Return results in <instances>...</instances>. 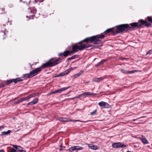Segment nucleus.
I'll use <instances>...</instances> for the list:
<instances>
[{
	"label": "nucleus",
	"mask_w": 152,
	"mask_h": 152,
	"mask_svg": "<svg viewBox=\"0 0 152 152\" xmlns=\"http://www.w3.org/2000/svg\"><path fill=\"white\" fill-rule=\"evenodd\" d=\"M83 41L84 42L88 43V42H93V36L84 39L83 41H80L79 42V43L81 44L82 42Z\"/></svg>",
	"instance_id": "obj_10"
},
{
	"label": "nucleus",
	"mask_w": 152,
	"mask_h": 152,
	"mask_svg": "<svg viewBox=\"0 0 152 152\" xmlns=\"http://www.w3.org/2000/svg\"><path fill=\"white\" fill-rule=\"evenodd\" d=\"M112 146L113 148H118L119 147L123 148L126 147V145L124 144L121 142H118L114 143L112 144Z\"/></svg>",
	"instance_id": "obj_5"
},
{
	"label": "nucleus",
	"mask_w": 152,
	"mask_h": 152,
	"mask_svg": "<svg viewBox=\"0 0 152 152\" xmlns=\"http://www.w3.org/2000/svg\"><path fill=\"white\" fill-rule=\"evenodd\" d=\"M31 1H30V0H29V4H30V2H31Z\"/></svg>",
	"instance_id": "obj_55"
},
{
	"label": "nucleus",
	"mask_w": 152,
	"mask_h": 152,
	"mask_svg": "<svg viewBox=\"0 0 152 152\" xmlns=\"http://www.w3.org/2000/svg\"><path fill=\"white\" fill-rule=\"evenodd\" d=\"M60 151H61L62 150V146L61 145L60 146V148L59 149Z\"/></svg>",
	"instance_id": "obj_50"
},
{
	"label": "nucleus",
	"mask_w": 152,
	"mask_h": 152,
	"mask_svg": "<svg viewBox=\"0 0 152 152\" xmlns=\"http://www.w3.org/2000/svg\"><path fill=\"white\" fill-rule=\"evenodd\" d=\"M52 93L53 94H55L56 93H58L57 90H56L53 92H52Z\"/></svg>",
	"instance_id": "obj_43"
},
{
	"label": "nucleus",
	"mask_w": 152,
	"mask_h": 152,
	"mask_svg": "<svg viewBox=\"0 0 152 152\" xmlns=\"http://www.w3.org/2000/svg\"><path fill=\"white\" fill-rule=\"evenodd\" d=\"M82 97V95L81 94L79 95L78 96H77L76 97V98H80V97Z\"/></svg>",
	"instance_id": "obj_42"
},
{
	"label": "nucleus",
	"mask_w": 152,
	"mask_h": 152,
	"mask_svg": "<svg viewBox=\"0 0 152 152\" xmlns=\"http://www.w3.org/2000/svg\"><path fill=\"white\" fill-rule=\"evenodd\" d=\"M37 95L35 93H34L32 94H30L28 96L29 99L31 98L35 97Z\"/></svg>",
	"instance_id": "obj_29"
},
{
	"label": "nucleus",
	"mask_w": 152,
	"mask_h": 152,
	"mask_svg": "<svg viewBox=\"0 0 152 152\" xmlns=\"http://www.w3.org/2000/svg\"><path fill=\"white\" fill-rule=\"evenodd\" d=\"M85 93L86 96H93L94 95H96L97 94H94L93 93L90 92H85Z\"/></svg>",
	"instance_id": "obj_21"
},
{
	"label": "nucleus",
	"mask_w": 152,
	"mask_h": 152,
	"mask_svg": "<svg viewBox=\"0 0 152 152\" xmlns=\"http://www.w3.org/2000/svg\"><path fill=\"white\" fill-rule=\"evenodd\" d=\"M75 152H78V151H76Z\"/></svg>",
	"instance_id": "obj_61"
},
{
	"label": "nucleus",
	"mask_w": 152,
	"mask_h": 152,
	"mask_svg": "<svg viewBox=\"0 0 152 152\" xmlns=\"http://www.w3.org/2000/svg\"><path fill=\"white\" fill-rule=\"evenodd\" d=\"M75 146L76 150H82L83 148V147L79 146Z\"/></svg>",
	"instance_id": "obj_24"
},
{
	"label": "nucleus",
	"mask_w": 152,
	"mask_h": 152,
	"mask_svg": "<svg viewBox=\"0 0 152 152\" xmlns=\"http://www.w3.org/2000/svg\"><path fill=\"white\" fill-rule=\"evenodd\" d=\"M20 152H26V151L25 150H23L20 151Z\"/></svg>",
	"instance_id": "obj_52"
},
{
	"label": "nucleus",
	"mask_w": 152,
	"mask_h": 152,
	"mask_svg": "<svg viewBox=\"0 0 152 152\" xmlns=\"http://www.w3.org/2000/svg\"><path fill=\"white\" fill-rule=\"evenodd\" d=\"M1 10L2 11H4L5 10V9L4 8H1Z\"/></svg>",
	"instance_id": "obj_53"
},
{
	"label": "nucleus",
	"mask_w": 152,
	"mask_h": 152,
	"mask_svg": "<svg viewBox=\"0 0 152 152\" xmlns=\"http://www.w3.org/2000/svg\"><path fill=\"white\" fill-rule=\"evenodd\" d=\"M37 95L35 93H34L32 94H30L28 96L29 99L31 98L35 97Z\"/></svg>",
	"instance_id": "obj_30"
},
{
	"label": "nucleus",
	"mask_w": 152,
	"mask_h": 152,
	"mask_svg": "<svg viewBox=\"0 0 152 152\" xmlns=\"http://www.w3.org/2000/svg\"><path fill=\"white\" fill-rule=\"evenodd\" d=\"M10 23V22L9 21H8V22L7 23H7Z\"/></svg>",
	"instance_id": "obj_57"
},
{
	"label": "nucleus",
	"mask_w": 152,
	"mask_h": 152,
	"mask_svg": "<svg viewBox=\"0 0 152 152\" xmlns=\"http://www.w3.org/2000/svg\"><path fill=\"white\" fill-rule=\"evenodd\" d=\"M75 67L73 68L71 67L69 69H68L65 71L64 72L60 73L58 75L56 76L57 77H60L61 76H64L65 75L67 74L69 72H70L72 70H73L75 69Z\"/></svg>",
	"instance_id": "obj_7"
},
{
	"label": "nucleus",
	"mask_w": 152,
	"mask_h": 152,
	"mask_svg": "<svg viewBox=\"0 0 152 152\" xmlns=\"http://www.w3.org/2000/svg\"><path fill=\"white\" fill-rule=\"evenodd\" d=\"M136 119H134L133 120V121H136Z\"/></svg>",
	"instance_id": "obj_54"
},
{
	"label": "nucleus",
	"mask_w": 152,
	"mask_h": 152,
	"mask_svg": "<svg viewBox=\"0 0 152 152\" xmlns=\"http://www.w3.org/2000/svg\"><path fill=\"white\" fill-rule=\"evenodd\" d=\"M75 52V51H74V50H72V51L70 52L69 51V54H71V53H73Z\"/></svg>",
	"instance_id": "obj_47"
},
{
	"label": "nucleus",
	"mask_w": 152,
	"mask_h": 152,
	"mask_svg": "<svg viewBox=\"0 0 152 152\" xmlns=\"http://www.w3.org/2000/svg\"><path fill=\"white\" fill-rule=\"evenodd\" d=\"M148 21H152V17H148Z\"/></svg>",
	"instance_id": "obj_35"
},
{
	"label": "nucleus",
	"mask_w": 152,
	"mask_h": 152,
	"mask_svg": "<svg viewBox=\"0 0 152 152\" xmlns=\"http://www.w3.org/2000/svg\"><path fill=\"white\" fill-rule=\"evenodd\" d=\"M12 80L13 82H14L15 83H17L18 82H21L23 81V80L20 77L17 78L16 79H13Z\"/></svg>",
	"instance_id": "obj_16"
},
{
	"label": "nucleus",
	"mask_w": 152,
	"mask_h": 152,
	"mask_svg": "<svg viewBox=\"0 0 152 152\" xmlns=\"http://www.w3.org/2000/svg\"><path fill=\"white\" fill-rule=\"evenodd\" d=\"M151 51H152V50H149L147 52L146 55H147L148 54L151 53Z\"/></svg>",
	"instance_id": "obj_41"
},
{
	"label": "nucleus",
	"mask_w": 152,
	"mask_h": 152,
	"mask_svg": "<svg viewBox=\"0 0 152 152\" xmlns=\"http://www.w3.org/2000/svg\"><path fill=\"white\" fill-rule=\"evenodd\" d=\"M19 103V102L18 101V100L16 102H15V103L16 104H18Z\"/></svg>",
	"instance_id": "obj_49"
},
{
	"label": "nucleus",
	"mask_w": 152,
	"mask_h": 152,
	"mask_svg": "<svg viewBox=\"0 0 152 152\" xmlns=\"http://www.w3.org/2000/svg\"><path fill=\"white\" fill-rule=\"evenodd\" d=\"M139 21L141 24L143 25H145L147 23V21L146 20H140Z\"/></svg>",
	"instance_id": "obj_27"
},
{
	"label": "nucleus",
	"mask_w": 152,
	"mask_h": 152,
	"mask_svg": "<svg viewBox=\"0 0 152 152\" xmlns=\"http://www.w3.org/2000/svg\"><path fill=\"white\" fill-rule=\"evenodd\" d=\"M69 54V51H64L63 53V56L64 57H67Z\"/></svg>",
	"instance_id": "obj_22"
},
{
	"label": "nucleus",
	"mask_w": 152,
	"mask_h": 152,
	"mask_svg": "<svg viewBox=\"0 0 152 152\" xmlns=\"http://www.w3.org/2000/svg\"><path fill=\"white\" fill-rule=\"evenodd\" d=\"M69 151L72 152L76 150L75 148V146H74L68 149Z\"/></svg>",
	"instance_id": "obj_25"
},
{
	"label": "nucleus",
	"mask_w": 152,
	"mask_h": 152,
	"mask_svg": "<svg viewBox=\"0 0 152 152\" xmlns=\"http://www.w3.org/2000/svg\"><path fill=\"white\" fill-rule=\"evenodd\" d=\"M106 61H107V60L106 59H103V60H102L99 63H98L97 64V65L98 66H99V65L102 64L104 62Z\"/></svg>",
	"instance_id": "obj_26"
},
{
	"label": "nucleus",
	"mask_w": 152,
	"mask_h": 152,
	"mask_svg": "<svg viewBox=\"0 0 152 152\" xmlns=\"http://www.w3.org/2000/svg\"><path fill=\"white\" fill-rule=\"evenodd\" d=\"M16 150L13 148H12L9 152H16Z\"/></svg>",
	"instance_id": "obj_36"
},
{
	"label": "nucleus",
	"mask_w": 152,
	"mask_h": 152,
	"mask_svg": "<svg viewBox=\"0 0 152 152\" xmlns=\"http://www.w3.org/2000/svg\"><path fill=\"white\" fill-rule=\"evenodd\" d=\"M81 95H82V96L84 98H85L86 97V95L85 92L84 93H83L82 94H81Z\"/></svg>",
	"instance_id": "obj_39"
},
{
	"label": "nucleus",
	"mask_w": 152,
	"mask_h": 152,
	"mask_svg": "<svg viewBox=\"0 0 152 152\" xmlns=\"http://www.w3.org/2000/svg\"><path fill=\"white\" fill-rule=\"evenodd\" d=\"M0 152H4V150H0Z\"/></svg>",
	"instance_id": "obj_51"
},
{
	"label": "nucleus",
	"mask_w": 152,
	"mask_h": 152,
	"mask_svg": "<svg viewBox=\"0 0 152 152\" xmlns=\"http://www.w3.org/2000/svg\"><path fill=\"white\" fill-rule=\"evenodd\" d=\"M44 0H42V1H40V2H42L43 1H44Z\"/></svg>",
	"instance_id": "obj_56"
},
{
	"label": "nucleus",
	"mask_w": 152,
	"mask_h": 152,
	"mask_svg": "<svg viewBox=\"0 0 152 152\" xmlns=\"http://www.w3.org/2000/svg\"><path fill=\"white\" fill-rule=\"evenodd\" d=\"M11 131L10 130H8L7 132H1V136L5 135H6L8 134H10Z\"/></svg>",
	"instance_id": "obj_19"
},
{
	"label": "nucleus",
	"mask_w": 152,
	"mask_h": 152,
	"mask_svg": "<svg viewBox=\"0 0 152 152\" xmlns=\"http://www.w3.org/2000/svg\"><path fill=\"white\" fill-rule=\"evenodd\" d=\"M36 11H37V10L35 9H34L33 10L31 11V12L34 14H35L36 13Z\"/></svg>",
	"instance_id": "obj_37"
},
{
	"label": "nucleus",
	"mask_w": 152,
	"mask_h": 152,
	"mask_svg": "<svg viewBox=\"0 0 152 152\" xmlns=\"http://www.w3.org/2000/svg\"><path fill=\"white\" fill-rule=\"evenodd\" d=\"M116 27L117 30L115 32V33H119L123 31L130 30L133 29L132 27H129L128 24L120 25L117 26Z\"/></svg>",
	"instance_id": "obj_2"
},
{
	"label": "nucleus",
	"mask_w": 152,
	"mask_h": 152,
	"mask_svg": "<svg viewBox=\"0 0 152 152\" xmlns=\"http://www.w3.org/2000/svg\"><path fill=\"white\" fill-rule=\"evenodd\" d=\"M53 59H51L46 63L43 64L39 67L37 68L32 70L29 73L24 74L23 75V77L26 78H31L32 77L37 75L41 71V68L45 69L55 66L60 63L61 61V60L59 59L56 60L54 61H51V60Z\"/></svg>",
	"instance_id": "obj_1"
},
{
	"label": "nucleus",
	"mask_w": 152,
	"mask_h": 152,
	"mask_svg": "<svg viewBox=\"0 0 152 152\" xmlns=\"http://www.w3.org/2000/svg\"><path fill=\"white\" fill-rule=\"evenodd\" d=\"M78 57V55H75L74 56H72L70 58H68L67 59V60H72L73 59H74L75 58H77Z\"/></svg>",
	"instance_id": "obj_23"
},
{
	"label": "nucleus",
	"mask_w": 152,
	"mask_h": 152,
	"mask_svg": "<svg viewBox=\"0 0 152 152\" xmlns=\"http://www.w3.org/2000/svg\"><path fill=\"white\" fill-rule=\"evenodd\" d=\"M138 138L142 141L143 144H147L149 143V142L146 138L143 135L142 136V137H139Z\"/></svg>",
	"instance_id": "obj_8"
},
{
	"label": "nucleus",
	"mask_w": 152,
	"mask_h": 152,
	"mask_svg": "<svg viewBox=\"0 0 152 152\" xmlns=\"http://www.w3.org/2000/svg\"><path fill=\"white\" fill-rule=\"evenodd\" d=\"M23 102L24 101H27L29 99L28 96L26 97L21 98Z\"/></svg>",
	"instance_id": "obj_32"
},
{
	"label": "nucleus",
	"mask_w": 152,
	"mask_h": 152,
	"mask_svg": "<svg viewBox=\"0 0 152 152\" xmlns=\"http://www.w3.org/2000/svg\"><path fill=\"white\" fill-rule=\"evenodd\" d=\"M104 37V35L103 34L100 35H97L93 36V42L94 44H99L102 43L101 41L99 39H102Z\"/></svg>",
	"instance_id": "obj_4"
},
{
	"label": "nucleus",
	"mask_w": 152,
	"mask_h": 152,
	"mask_svg": "<svg viewBox=\"0 0 152 152\" xmlns=\"http://www.w3.org/2000/svg\"><path fill=\"white\" fill-rule=\"evenodd\" d=\"M18 101L19 102V103L20 102H22L23 101H22V99L21 98L18 99Z\"/></svg>",
	"instance_id": "obj_44"
},
{
	"label": "nucleus",
	"mask_w": 152,
	"mask_h": 152,
	"mask_svg": "<svg viewBox=\"0 0 152 152\" xmlns=\"http://www.w3.org/2000/svg\"><path fill=\"white\" fill-rule=\"evenodd\" d=\"M83 70L80 71L79 72L77 73L76 74H75L74 76V78H76L77 77H78L79 76H80L82 74H83Z\"/></svg>",
	"instance_id": "obj_20"
},
{
	"label": "nucleus",
	"mask_w": 152,
	"mask_h": 152,
	"mask_svg": "<svg viewBox=\"0 0 152 152\" xmlns=\"http://www.w3.org/2000/svg\"><path fill=\"white\" fill-rule=\"evenodd\" d=\"M38 102V99L35 98L33 99L31 102L28 103L27 105H32L37 104Z\"/></svg>",
	"instance_id": "obj_11"
},
{
	"label": "nucleus",
	"mask_w": 152,
	"mask_h": 152,
	"mask_svg": "<svg viewBox=\"0 0 152 152\" xmlns=\"http://www.w3.org/2000/svg\"><path fill=\"white\" fill-rule=\"evenodd\" d=\"M70 87H64V88H61L59 89L58 90H57V93H60L62 91H65L66 90L68 89L69 88H70Z\"/></svg>",
	"instance_id": "obj_17"
},
{
	"label": "nucleus",
	"mask_w": 152,
	"mask_h": 152,
	"mask_svg": "<svg viewBox=\"0 0 152 152\" xmlns=\"http://www.w3.org/2000/svg\"><path fill=\"white\" fill-rule=\"evenodd\" d=\"M13 6V5H11V6H10V7H12Z\"/></svg>",
	"instance_id": "obj_58"
},
{
	"label": "nucleus",
	"mask_w": 152,
	"mask_h": 152,
	"mask_svg": "<svg viewBox=\"0 0 152 152\" xmlns=\"http://www.w3.org/2000/svg\"><path fill=\"white\" fill-rule=\"evenodd\" d=\"M104 77H102L99 78H95L93 79V81L95 82H99L103 80Z\"/></svg>",
	"instance_id": "obj_12"
},
{
	"label": "nucleus",
	"mask_w": 152,
	"mask_h": 152,
	"mask_svg": "<svg viewBox=\"0 0 152 152\" xmlns=\"http://www.w3.org/2000/svg\"><path fill=\"white\" fill-rule=\"evenodd\" d=\"M96 111H97V110H94L93 111H92V112H91V113L90 115H93L95 114L96 113Z\"/></svg>",
	"instance_id": "obj_34"
},
{
	"label": "nucleus",
	"mask_w": 152,
	"mask_h": 152,
	"mask_svg": "<svg viewBox=\"0 0 152 152\" xmlns=\"http://www.w3.org/2000/svg\"><path fill=\"white\" fill-rule=\"evenodd\" d=\"M12 146L15 148L18 151H21L23 150V148L19 146H18L17 145H12Z\"/></svg>",
	"instance_id": "obj_15"
},
{
	"label": "nucleus",
	"mask_w": 152,
	"mask_h": 152,
	"mask_svg": "<svg viewBox=\"0 0 152 152\" xmlns=\"http://www.w3.org/2000/svg\"><path fill=\"white\" fill-rule=\"evenodd\" d=\"M4 128V127L3 126H0V131H1Z\"/></svg>",
	"instance_id": "obj_40"
},
{
	"label": "nucleus",
	"mask_w": 152,
	"mask_h": 152,
	"mask_svg": "<svg viewBox=\"0 0 152 152\" xmlns=\"http://www.w3.org/2000/svg\"><path fill=\"white\" fill-rule=\"evenodd\" d=\"M151 24L150 23H148V24H146L145 25V26L147 27H150L151 26Z\"/></svg>",
	"instance_id": "obj_38"
},
{
	"label": "nucleus",
	"mask_w": 152,
	"mask_h": 152,
	"mask_svg": "<svg viewBox=\"0 0 152 152\" xmlns=\"http://www.w3.org/2000/svg\"><path fill=\"white\" fill-rule=\"evenodd\" d=\"M62 55L63 56V53H59L58 54V56H61Z\"/></svg>",
	"instance_id": "obj_46"
},
{
	"label": "nucleus",
	"mask_w": 152,
	"mask_h": 152,
	"mask_svg": "<svg viewBox=\"0 0 152 152\" xmlns=\"http://www.w3.org/2000/svg\"><path fill=\"white\" fill-rule=\"evenodd\" d=\"M12 82H13V81H12V79H11V80H7L6 82V83L7 84H9L11 83Z\"/></svg>",
	"instance_id": "obj_33"
},
{
	"label": "nucleus",
	"mask_w": 152,
	"mask_h": 152,
	"mask_svg": "<svg viewBox=\"0 0 152 152\" xmlns=\"http://www.w3.org/2000/svg\"><path fill=\"white\" fill-rule=\"evenodd\" d=\"M113 31V28H110L109 29H107L104 32V33H109L111 31Z\"/></svg>",
	"instance_id": "obj_28"
},
{
	"label": "nucleus",
	"mask_w": 152,
	"mask_h": 152,
	"mask_svg": "<svg viewBox=\"0 0 152 152\" xmlns=\"http://www.w3.org/2000/svg\"><path fill=\"white\" fill-rule=\"evenodd\" d=\"M131 26L133 27H137V28L140 27L142 25L140 23H133L130 24Z\"/></svg>",
	"instance_id": "obj_14"
},
{
	"label": "nucleus",
	"mask_w": 152,
	"mask_h": 152,
	"mask_svg": "<svg viewBox=\"0 0 152 152\" xmlns=\"http://www.w3.org/2000/svg\"><path fill=\"white\" fill-rule=\"evenodd\" d=\"M11 22L10 23V25L11 24Z\"/></svg>",
	"instance_id": "obj_60"
},
{
	"label": "nucleus",
	"mask_w": 152,
	"mask_h": 152,
	"mask_svg": "<svg viewBox=\"0 0 152 152\" xmlns=\"http://www.w3.org/2000/svg\"><path fill=\"white\" fill-rule=\"evenodd\" d=\"M121 72L124 73L126 74H132L134 72H137V70H134L132 71H128L126 70H125L124 69H121Z\"/></svg>",
	"instance_id": "obj_9"
},
{
	"label": "nucleus",
	"mask_w": 152,
	"mask_h": 152,
	"mask_svg": "<svg viewBox=\"0 0 152 152\" xmlns=\"http://www.w3.org/2000/svg\"><path fill=\"white\" fill-rule=\"evenodd\" d=\"M53 94V93H52V92H50V93H49L48 94H47V95H48H48H50L51 94Z\"/></svg>",
	"instance_id": "obj_48"
},
{
	"label": "nucleus",
	"mask_w": 152,
	"mask_h": 152,
	"mask_svg": "<svg viewBox=\"0 0 152 152\" xmlns=\"http://www.w3.org/2000/svg\"><path fill=\"white\" fill-rule=\"evenodd\" d=\"M80 120H73L72 119H70L69 118H68V121L67 122H77V121H80Z\"/></svg>",
	"instance_id": "obj_31"
},
{
	"label": "nucleus",
	"mask_w": 152,
	"mask_h": 152,
	"mask_svg": "<svg viewBox=\"0 0 152 152\" xmlns=\"http://www.w3.org/2000/svg\"><path fill=\"white\" fill-rule=\"evenodd\" d=\"M20 1H22V0H20Z\"/></svg>",
	"instance_id": "obj_59"
},
{
	"label": "nucleus",
	"mask_w": 152,
	"mask_h": 152,
	"mask_svg": "<svg viewBox=\"0 0 152 152\" xmlns=\"http://www.w3.org/2000/svg\"><path fill=\"white\" fill-rule=\"evenodd\" d=\"M68 118H65L63 117H59L58 118V120L63 122H67Z\"/></svg>",
	"instance_id": "obj_18"
},
{
	"label": "nucleus",
	"mask_w": 152,
	"mask_h": 152,
	"mask_svg": "<svg viewBox=\"0 0 152 152\" xmlns=\"http://www.w3.org/2000/svg\"><path fill=\"white\" fill-rule=\"evenodd\" d=\"M98 104L100 106L104 108H107L110 107V105L107 103L103 101L99 102Z\"/></svg>",
	"instance_id": "obj_6"
},
{
	"label": "nucleus",
	"mask_w": 152,
	"mask_h": 152,
	"mask_svg": "<svg viewBox=\"0 0 152 152\" xmlns=\"http://www.w3.org/2000/svg\"><path fill=\"white\" fill-rule=\"evenodd\" d=\"M76 97H74L73 98H69L68 99V100H73V99H74L75 98H76Z\"/></svg>",
	"instance_id": "obj_45"
},
{
	"label": "nucleus",
	"mask_w": 152,
	"mask_h": 152,
	"mask_svg": "<svg viewBox=\"0 0 152 152\" xmlns=\"http://www.w3.org/2000/svg\"><path fill=\"white\" fill-rule=\"evenodd\" d=\"M92 46L89 44H81L79 46L74 45L72 46V50L76 52L78 50H82L83 49L88 48L91 47Z\"/></svg>",
	"instance_id": "obj_3"
},
{
	"label": "nucleus",
	"mask_w": 152,
	"mask_h": 152,
	"mask_svg": "<svg viewBox=\"0 0 152 152\" xmlns=\"http://www.w3.org/2000/svg\"><path fill=\"white\" fill-rule=\"evenodd\" d=\"M88 147L93 150H96L98 149V147L96 145L92 144L88 145Z\"/></svg>",
	"instance_id": "obj_13"
}]
</instances>
